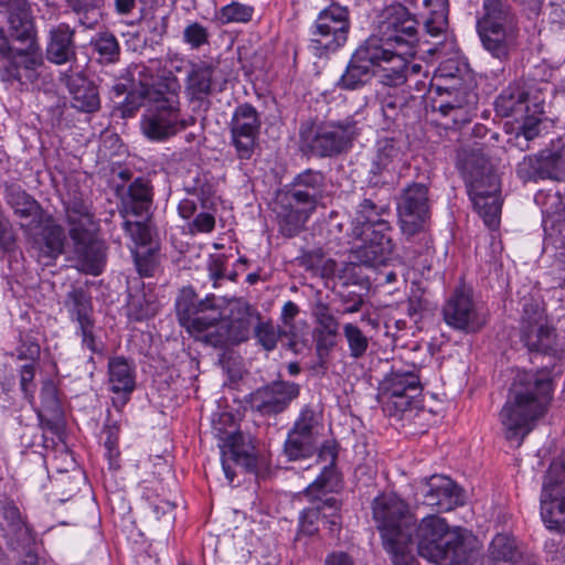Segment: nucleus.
I'll return each mask as SVG.
<instances>
[{
    "label": "nucleus",
    "instance_id": "nucleus-1",
    "mask_svg": "<svg viewBox=\"0 0 565 565\" xmlns=\"http://www.w3.org/2000/svg\"><path fill=\"white\" fill-rule=\"evenodd\" d=\"M223 305L224 300L214 295L198 299L189 287L181 290L175 309L181 326L214 348L246 341L254 322L259 320V312L248 302L233 299L227 302L228 318H223Z\"/></svg>",
    "mask_w": 565,
    "mask_h": 565
},
{
    "label": "nucleus",
    "instance_id": "nucleus-2",
    "mask_svg": "<svg viewBox=\"0 0 565 565\" xmlns=\"http://www.w3.org/2000/svg\"><path fill=\"white\" fill-rule=\"evenodd\" d=\"M554 386L543 372H518L499 413L504 436L520 446L548 412Z\"/></svg>",
    "mask_w": 565,
    "mask_h": 565
},
{
    "label": "nucleus",
    "instance_id": "nucleus-3",
    "mask_svg": "<svg viewBox=\"0 0 565 565\" xmlns=\"http://www.w3.org/2000/svg\"><path fill=\"white\" fill-rule=\"evenodd\" d=\"M412 544L405 565L418 555L436 565H470L475 559V539L459 527L450 529L445 519L430 514L419 523L414 520L407 531Z\"/></svg>",
    "mask_w": 565,
    "mask_h": 565
},
{
    "label": "nucleus",
    "instance_id": "nucleus-4",
    "mask_svg": "<svg viewBox=\"0 0 565 565\" xmlns=\"http://www.w3.org/2000/svg\"><path fill=\"white\" fill-rule=\"evenodd\" d=\"M180 89L178 78L169 74L142 90L143 98L150 102L140 121L148 139L163 141L194 122L192 117L185 119L181 116Z\"/></svg>",
    "mask_w": 565,
    "mask_h": 565
},
{
    "label": "nucleus",
    "instance_id": "nucleus-5",
    "mask_svg": "<svg viewBox=\"0 0 565 565\" xmlns=\"http://www.w3.org/2000/svg\"><path fill=\"white\" fill-rule=\"evenodd\" d=\"M373 520L394 565H405L412 540L407 531L414 521L408 505L395 493H382L372 503Z\"/></svg>",
    "mask_w": 565,
    "mask_h": 565
},
{
    "label": "nucleus",
    "instance_id": "nucleus-6",
    "mask_svg": "<svg viewBox=\"0 0 565 565\" xmlns=\"http://www.w3.org/2000/svg\"><path fill=\"white\" fill-rule=\"evenodd\" d=\"M360 135L352 117L316 124L307 120L299 127V148L308 157L332 158L348 152Z\"/></svg>",
    "mask_w": 565,
    "mask_h": 565
},
{
    "label": "nucleus",
    "instance_id": "nucleus-7",
    "mask_svg": "<svg viewBox=\"0 0 565 565\" xmlns=\"http://www.w3.org/2000/svg\"><path fill=\"white\" fill-rule=\"evenodd\" d=\"M483 10L484 15L478 22L482 45L494 58L507 61L518 46L516 15L503 0H484Z\"/></svg>",
    "mask_w": 565,
    "mask_h": 565
},
{
    "label": "nucleus",
    "instance_id": "nucleus-8",
    "mask_svg": "<svg viewBox=\"0 0 565 565\" xmlns=\"http://www.w3.org/2000/svg\"><path fill=\"white\" fill-rule=\"evenodd\" d=\"M469 171V195L484 225L494 231L501 220V183L492 166L483 158Z\"/></svg>",
    "mask_w": 565,
    "mask_h": 565
},
{
    "label": "nucleus",
    "instance_id": "nucleus-9",
    "mask_svg": "<svg viewBox=\"0 0 565 565\" xmlns=\"http://www.w3.org/2000/svg\"><path fill=\"white\" fill-rule=\"evenodd\" d=\"M542 211L544 231V250H556L554 264L559 287H565V206L561 192L539 191L534 196Z\"/></svg>",
    "mask_w": 565,
    "mask_h": 565
},
{
    "label": "nucleus",
    "instance_id": "nucleus-10",
    "mask_svg": "<svg viewBox=\"0 0 565 565\" xmlns=\"http://www.w3.org/2000/svg\"><path fill=\"white\" fill-rule=\"evenodd\" d=\"M350 30L348 8L333 2L318 13L310 26L308 49L317 57L335 53L348 42Z\"/></svg>",
    "mask_w": 565,
    "mask_h": 565
},
{
    "label": "nucleus",
    "instance_id": "nucleus-11",
    "mask_svg": "<svg viewBox=\"0 0 565 565\" xmlns=\"http://www.w3.org/2000/svg\"><path fill=\"white\" fill-rule=\"evenodd\" d=\"M451 66L444 64L438 67L435 79L445 82L437 84V92L440 94L443 90L447 93L448 97L441 100L438 105L434 106L435 111H438L443 117L450 118L454 126H461L469 122L476 114L477 94L472 92L467 85L461 82L456 72L451 71Z\"/></svg>",
    "mask_w": 565,
    "mask_h": 565
},
{
    "label": "nucleus",
    "instance_id": "nucleus-12",
    "mask_svg": "<svg viewBox=\"0 0 565 565\" xmlns=\"http://www.w3.org/2000/svg\"><path fill=\"white\" fill-rule=\"evenodd\" d=\"M521 309V339L530 351L551 353L554 351L555 332L545 315L539 292L524 295Z\"/></svg>",
    "mask_w": 565,
    "mask_h": 565
},
{
    "label": "nucleus",
    "instance_id": "nucleus-13",
    "mask_svg": "<svg viewBox=\"0 0 565 565\" xmlns=\"http://www.w3.org/2000/svg\"><path fill=\"white\" fill-rule=\"evenodd\" d=\"M540 507L545 527L565 534V463H551L544 477Z\"/></svg>",
    "mask_w": 565,
    "mask_h": 565
},
{
    "label": "nucleus",
    "instance_id": "nucleus-14",
    "mask_svg": "<svg viewBox=\"0 0 565 565\" xmlns=\"http://www.w3.org/2000/svg\"><path fill=\"white\" fill-rule=\"evenodd\" d=\"M369 39L380 40L385 46L412 50L418 42V22L406 7L393 4L383 10L377 33Z\"/></svg>",
    "mask_w": 565,
    "mask_h": 565
},
{
    "label": "nucleus",
    "instance_id": "nucleus-15",
    "mask_svg": "<svg viewBox=\"0 0 565 565\" xmlns=\"http://www.w3.org/2000/svg\"><path fill=\"white\" fill-rule=\"evenodd\" d=\"M445 323L465 333L479 332L488 321L486 310L475 301L472 291L466 286L457 287L443 306Z\"/></svg>",
    "mask_w": 565,
    "mask_h": 565
},
{
    "label": "nucleus",
    "instance_id": "nucleus-16",
    "mask_svg": "<svg viewBox=\"0 0 565 565\" xmlns=\"http://www.w3.org/2000/svg\"><path fill=\"white\" fill-rule=\"evenodd\" d=\"M44 66L41 45H25L13 47L3 60L0 61V78L2 82L21 86L36 83Z\"/></svg>",
    "mask_w": 565,
    "mask_h": 565
},
{
    "label": "nucleus",
    "instance_id": "nucleus-17",
    "mask_svg": "<svg viewBox=\"0 0 565 565\" xmlns=\"http://www.w3.org/2000/svg\"><path fill=\"white\" fill-rule=\"evenodd\" d=\"M405 161L403 143L394 137L376 140L367 163V182L374 186L394 182Z\"/></svg>",
    "mask_w": 565,
    "mask_h": 565
},
{
    "label": "nucleus",
    "instance_id": "nucleus-18",
    "mask_svg": "<svg viewBox=\"0 0 565 565\" xmlns=\"http://www.w3.org/2000/svg\"><path fill=\"white\" fill-rule=\"evenodd\" d=\"M262 118L258 110L250 104L238 105L231 117L228 128L231 145L241 161L250 160L258 147Z\"/></svg>",
    "mask_w": 565,
    "mask_h": 565
},
{
    "label": "nucleus",
    "instance_id": "nucleus-19",
    "mask_svg": "<svg viewBox=\"0 0 565 565\" xmlns=\"http://www.w3.org/2000/svg\"><path fill=\"white\" fill-rule=\"evenodd\" d=\"M419 376L413 371L392 370L381 382V398L390 415L407 411L420 393Z\"/></svg>",
    "mask_w": 565,
    "mask_h": 565
},
{
    "label": "nucleus",
    "instance_id": "nucleus-20",
    "mask_svg": "<svg viewBox=\"0 0 565 565\" xmlns=\"http://www.w3.org/2000/svg\"><path fill=\"white\" fill-rule=\"evenodd\" d=\"M401 227L407 237L424 231L429 218L428 188L423 183L406 186L398 202Z\"/></svg>",
    "mask_w": 565,
    "mask_h": 565
},
{
    "label": "nucleus",
    "instance_id": "nucleus-21",
    "mask_svg": "<svg viewBox=\"0 0 565 565\" xmlns=\"http://www.w3.org/2000/svg\"><path fill=\"white\" fill-rule=\"evenodd\" d=\"M299 395V386L290 382H273L249 394L247 403L252 411L263 416L284 412Z\"/></svg>",
    "mask_w": 565,
    "mask_h": 565
},
{
    "label": "nucleus",
    "instance_id": "nucleus-22",
    "mask_svg": "<svg viewBox=\"0 0 565 565\" xmlns=\"http://www.w3.org/2000/svg\"><path fill=\"white\" fill-rule=\"evenodd\" d=\"M221 461L230 483L236 477L233 466H239L248 472H255L257 457L250 438L241 431L230 434L221 446Z\"/></svg>",
    "mask_w": 565,
    "mask_h": 565
},
{
    "label": "nucleus",
    "instance_id": "nucleus-23",
    "mask_svg": "<svg viewBox=\"0 0 565 565\" xmlns=\"http://www.w3.org/2000/svg\"><path fill=\"white\" fill-rule=\"evenodd\" d=\"M377 52V58L374 62V76H376L383 87H398L407 81V60L405 54L412 50L397 51L398 47L385 46L380 40L370 39Z\"/></svg>",
    "mask_w": 565,
    "mask_h": 565
},
{
    "label": "nucleus",
    "instance_id": "nucleus-24",
    "mask_svg": "<svg viewBox=\"0 0 565 565\" xmlns=\"http://www.w3.org/2000/svg\"><path fill=\"white\" fill-rule=\"evenodd\" d=\"M9 38L24 45H40L32 9L28 0H7L4 3Z\"/></svg>",
    "mask_w": 565,
    "mask_h": 565
},
{
    "label": "nucleus",
    "instance_id": "nucleus-25",
    "mask_svg": "<svg viewBox=\"0 0 565 565\" xmlns=\"http://www.w3.org/2000/svg\"><path fill=\"white\" fill-rule=\"evenodd\" d=\"M376 47L366 39L353 53L348 66L338 81L341 89L354 90L365 85L374 76V62L377 58Z\"/></svg>",
    "mask_w": 565,
    "mask_h": 565
},
{
    "label": "nucleus",
    "instance_id": "nucleus-26",
    "mask_svg": "<svg viewBox=\"0 0 565 565\" xmlns=\"http://www.w3.org/2000/svg\"><path fill=\"white\" fill-rule=\"evenodd\" d=\"M326 175L313 169H306L298 173L289 188L284 192L290 200L316 211L327 193Z\"/></svg>",
    "mask_w": 565,
    "mask_h": 565
},
{
    "label": "nucleus",
    "instance_id": "nucleus-27",
    "mask_svg": "<svg viewBox=\"0 0 565 565\" xmlns=\"http://www.w3.org/2000/svg\"><path fill=\"white\" fill-rule=\"evenodd\" d=\"M360 243H355L352 249V258L367 267L386 265L393 254V244L388 233L372 234L370 236H354Z\"/></svg>",
    "mask_w": 565,
    "mask_h": 565
},
{
    "label": "nucleus",
    "instance_id": "nucleus-28",
    "mask_svg": "<svg viewBox=\"0 0 565 565\" xmlns=\"http://www.w3.org/2000/svg\"><path fill=\"white\" fill-rule=\"evenodd\" d=\"M390 214L386 204H375L371 199H364L358 206L352 221V236H370L379 233H390V222L385 215Z\"/></svg>",
    "mask_w": 565,
    "mask_h": 565
},
{
    "label": "nucleus",
    "instance_id": "nucleus-29",
    "mask_svg": "<svg viewBox=\"0 0 565 565\" xmlns=\"http://www.w3.org/2000/svg\"><path fill=\"white\" fill-rule=\"evenodd\" d=\"M109 390L117 396L113 398L114 406L122 408L136 388V369L132 362L124 356H115L108 361Z\"/></svg>",
    "mask_w": 565,
    "mask_h": 565
},
{
    "label": "nucleus",
    "instance_id": "nucleus-30",
    "mask_svg": "<svg viewBox=\"0 0 565 565\" xmlns=\"http://www.w3.org/2000/svg\"><path fill=\"white\" fill-rule=\"evenodd\" d=\"M65 215L73 243L97 237L98 223L89 203L83 199L70 200L65 205Z\"/></svg>",
    "mask_w": 565,
    "mask_h": 565
},
{
    "label": "nucleus",
    "instance_id": "nucleus-31",
    "mask_svg": "<svg viewBox=\"0 0 565 565\" xmlns=\"http://www.w3.org/2000/svg\"><path fill=\"white\" fill-rule=\"evenodd\" d=\"M518 173L527 179H561L565 175V151H543L539 158L524 157Z\"/></svg>",
    "mask_w": 565,
    "mask_h": 565
},
{
    "label": "nucleus",
    "instance_id": "nucleus-32",
    "mask_svg": "<svg viewBox=\"0 0 565 565\" xmlns=\"http://www.w3.org/2000/svg\"><path fill=\"white\" fill-rule=\"evenodd\" d=\"M462 503L461 490L450 478L433 476L428 479L423 504L437 508L438 511H450Z\"/></svg>",
    "mask_w": 565,
    "mask_h": 565
},
{
    "label": "nucleus",
    "instance_id": "nucleus-33",
    "mask_svg": "<svg viewBox=\"0 0 565 565\" xmlns=\"http://www.w3.org/2000/svg\"><path fill=\"white\" fill-rule=\"evenodd\" d=\"M274 211L279 232L287 237L297 235L315 212L312 209L290 200L285 193L278 195Z\"/></svg>",
    "mask_w": 565,
    "mask_h": 565
},
{
    "label": "nucleus",
    "instance_id": "nucleus-34",
    "mask_svg": "<svg viewBox=\"0 0 565 565\" xmlns=\"http://www.w3.org/2000/svg\"><path fill=\"white\" fill-rule=\"evenodd\" d=\"M75 30L67 23H58L49 30L45 49L46 58L56 65L72 62L76 57Z\"/></svg>",
    "mask_w": 565,
    "mask_h": 565
},
{
    "label": "nucleus",
    "instance_id": "nucleus-35",
    "mask_svg": "<svg viewBox=\"0 0 565 565\" xmlns=\"http://www.w3.org/2000/svg\"><path fill=\"white\" fill-rule=\"evenodd\" d=\"M152 188L150 182L143 178L135 179L120 195L118 206L122 218L128 215L142 216L147 214L152 203Z\"/></svg>",
    "mask_w": 565,
    "mask_h": 565
},
{
    "label": "nucleus",
    "instance_id": "nucleus-36",
    "mask_svg": "<svg viewBox=\"0 0 565 565\" xmlns=\"http://www.w3.org/2000/svg\"><path fill=\"white\" fill-rule=\"evenodd\" d=\"M495 111L502 117H513L516 121L526 118L530 110L529 93L521 82L507 86L494 102Z\"/></svg>",
    "mask_w": 565,
    "mask_h": 565
},
{
    "label": "nucleus",
    "instance_id": "nucleus-37",
    "mask_svg": "<svg viewBox=\"0 0 565 565\" xmlns=\"http://www.w3.org/2000/svg\"><path fill=\"white\" fill-rule=\"evenodd\" d=\"M6 201L13 210L14 215L20 220L21 227H31L41 222V205L20 186H7Z\"/></svg>",
    "mask_w": 565,
    "mask_h": 565
},
{
    "label": "nucleus",
    "instance_id": "nucleus-38",
    "mask_svg": "<svg viewBox=\"0 0 565 565\" xmlns=\"http://www.w3.org/2000/svg\"><path fill=\"white\" fill-rule=\"evenodd\" d=\"M65 234L62 226L46 224L33 241L38 260L43 266H51L63 254Z\"/></svg>",
    "mask_w": 565,
    "mask_h": 565
},
{
    "label": "nucleus",
    "instance_id": "nucleus-39",
    "mask_svg": "<svg viewBox=\"0 0 565 565\" xmlns=\"http://www.w3.org/2000/svg\"><path fill=\"white\" fill-rule=\"evenodd\" d=\"M73 245L78 268L85 274L99 275L106 263L104 244L96 237Z\"/></svg>",
    "mask_w": 565,
    "mask_h": 565
},
{
    "label": "nucleus",
    "instance_id": "nucleus-40",
    "mask_svg": "<svg viewBox=\"0 0 565 565\" xmlns=\"http://www.w3.org/2000/svg\"><path fill=\"white\" fill-rule=\"evenodd\" d=\"M65 84L73 97L74 108L84 113H94L99 109L100 100L97 88L81 73L66 75Z\"/></svg>",
    "mask_w": 565,
    "mask_h": 565
},
{
    "label": "nucleus",
    "instance_id": "nucleus-41",
    "mask_svg": "<svg viewBox=\"0 0 565 565\" xmlns=\"http://www.w3.org/2000/svg\"><path fill=\"white\" fill-rule=\"evenodd\" d=\"M327 489H316L311 494H308L306 489L305 495L310 498L315 507L319 509L321 523L328 527L331 534H335L342 526L340 502L331 495L322 498L320 493L324 495Z\"/></svg>",
    "mask_w": 565,
    "mask_h": 565
},
{
    "label": "nucleus",
    "instance_id": "nucleus-42",
    "mask_svg": "<svg viewBox=\"0 0 565 565\" xmlns=\"http://www.w3.org/2000/svg\"><path fill=\"white\" fill-rule=\"evenodd\" d=\"M64 306L72 321L76 324L95 321L92 299L83 288H72L65 297Z\"/></svg>",
    "mask_w": 565,
    "mask_h": 565
},
{
    "label": "nucleus",
    "instance_id": "nucleus-43",
    "mask_svg": "<svg viewBox=\"0 0 565 565\" xmlns=\"http://www.w3.org/2000/svg\"><path fill=\"white\" fill-rule=\"evenodd\" d=\"M159 309L156 296L145 289L137 290L129 295L127 302V315L135 321H142L153 317Z\"/></svg>",
    "mask_w": 565,
    "mask_h": 565
},
{
    "label": "nucleus",
    "instance_id": "nucleus-44",
    "mask_svg": "<svg viewBox=\"0 0 565 565\" xmlns=\"http://www.w3.org/2000/svg\"><path fill=\"white\" fill-rule=\"evenodd\" d=\"M284 449L290 460L310 457L317 449V437L291 428Z\"/></svg>",
    "mask_w": 565,
    "mask_h": 565
},
{
    "label": "nucleus",
    "instance_id": "nucleus-45",
    "mask_svg": "<svg viewBox=\"0 0 565 565\" xmlns=\"http://www.w3.org/2000/svg\"><path fill=\"white\" fill-rule=\"evenodd\" d=\"M338 456L337 446L333 443H324L320 450L319 457L329 459V466L324 467L322 472L307 487V493L311 494L316 489L331 488V483L337 479L334 462Z\"/></svg>",
    "mask_w": 565,
    "mask_h": 565
},
{
    "label": "nucleus",
    "instance_id": "nucleus-46",
    "mask_svg": "<svg viewBox=\"0 0 565 565\" xmlns=\"http://www.w3.org/2000/svg\"><path fill=\"white\" fill-rule=\"evenodd\" d=\"M213 72L211 67H194L188 75L186 90L192 99L202 100L211 93Z\"/></svg>",
    "mask_w": 565,
    "mask_h": 565
},
{
    "label": "nucleus",
    "instance_id": "nucleus-47",
    "mask_svg": "<svg viewBox=\"0 0 565 565\" xmlns=\"http://www.w3.org/2000/svg\"><path fill=\"white\" fill-rule=\"evenodd\" d=\"M66 2L78 17L82 25L92 29L98 23L104 0H66Z\"/></svg>",
    "mask_w": 565,
    "mask_h": 565
},
{
    "label": "nucleus",
    "instance_id": "nucleus-48",
    "mask_svg": "<svg viewBox=\"0 0 565 565\" xmlns=\"http://www.w3.org/2000/svg\"><path fill=\"white\" fill-rule=\"evenodd\" d=\"M489 556L493 562H514L518 556L515 540L508 534H497L490 543Z\"/></svg>",
    "mask_w": 565,
    "mask_h": 565
},
{
    "label": "nucleus",
    "instance_id": "nucleus-49",
    "mask_svg": "<svg viewBox=\"0 0 565 565\" xmlns=\"http://www.w3.org/2000/svg\"><path fill=\"white\" fill-rule=\"evenodd\" d=\"M342 330L350 356L355 360L363 358L369 349V338L356 324L351 322L344 323Z\"/></svg>",
    "mask_w": 565,
    "mask_h": 565
},
{
    "label": "nucleus",
    "instance_id": "nucleus-50",
    "mask_svg": "<svg viewBox=\"0 0 565 565\" xmlns=\"http://www.w3.org/2000/svg\"><path fill=\"white\" fill-rule=\"evenodd\" d=\"M254 9L249 6L232 2L222 7L216 12V19L221 24L247 23L252 20Z\"/></svg>",
    "mask_w": 565,
    "mask_h": 565
},
{
    "label": "nucleus",
    "instance_id": "nucleus-51",
    "mask_svg": "<svg viewBox=\"0 0 565 565\" xmlns=\"http://www.w3.org/2000/svg\"><path fill=\"white\" fill-rule=\"evenodd\" d=\"M3 520L7 525V531L12 534L18 541H25L31 535V530L22 520L20 510L15 505H6L3 508Z\"/></svg>",
    "mask_w": 565,
    "mask_h": 565
},
{
    "label": "nucleus",
    "instance_id": "nucleus-52",
    "mask_svg": "<svg viewBox=\"0 0 565 565\" xmlns=\"http://www.w3.org/2000/svg\"><path fill=\"white\" fill-rule=\"evenodd\" d=\"M93 49L99 55V61L103 63H114L118 60L120 49L117 39L109 33L98 35L92 42Z\"/></svg>",
    "mask_w": 565,
    "mask_h": 565
},
{
    "label": "nucleus",
    "instance_id": "nucleus-53",
    "mask_svg": "<svg viewBox=\"0 0 565 565\" xmlns=\"http://www.w3.org/2000/svg\"><path fill=\"white\" fill-rule=\"evenodd\" d=\"M311 315L316 323V329L339 332L340 322L332 313L328 303L318 299L311 307Z\"/></svg>",
    "mask_w": 565,
    "mask_h": 565
},
{
    "label": "nucleus",
    "instance_id": "nucleus-54",
    "mask_svg": "<svg viewBox=\"0 0 565 565\" xmlns=\"http://www.w3.org/2000/svg\"><path fill=\"white\" fill-rule=\"evenodd\" d=\"M254 334L257 342L266 350L271 351L276 348L278 339L280 338L279 329L270 321H256L254 326Z\"/></svg>",
    "mask_w": 565,
    "mask_h": 565
},
{
    "label": "nucleus",
    "instance_id": "nucleus-55",
    "mask_svg": "<svg viewBox=\"0 0 565 565\" xmlns=\"http://www.w3.org/2000/svg\"><path fill=\"white\" fill-rule=\"evenodd\" d=\"M321 414L316 412L311 406L306 405L301 408L298 418L292 428L305 435H313L317 437V429L320 425Z\"/></svg>",
    "mask_w": 565,
    "mask_h": 565
},
{
    "label": "nucleus",
    "instance_id": "nucleus-56",
    "mask_svg": "<svg viewBox=\"0 0 565 565\" xmlns=\"http://www.w3.org/2000/svg\"><path fill=\"white\" fill-rule=\"evenodd\" d=\"M377 96L380 97L383 118L388 124L395 121L405 106V97L402 95H390L383 92H380Z\"/></svg>",
    "mask_w": 565,
    "mask_h": 565
},
{
    "label": "nucleus",
    "instance_id": "nucleus-57",
    "mask_svg": "<svg viewBox=\"0 0 565 565\" xmlns=\"http://www.w3.org/2000/svg\"><path fill=\"white\" fill-rule=\"evenodd\" d=\"M41 409L50 416L55 417L61 413L60 401L57 397V388L52 381H45L42 384L41 392Z\"/></svg>",
    "mask_w": 565,
    "mask_h": 565
},
{
    "label": "nucleus",
    "instance_id": "nucleus-58",
    "mask_svg": "<svg viewBox=\"0 0 565 565\" xmlns=\"http://www.w3.org/2000/svg\"><path fill=\"white\" fill-rule=\"evenodd\" d=\"M76 334L82 339V348L89 350L92 353H103L104 345L95 335V321L76 326Z\"/></svg>",
    "mask_w": 565,
    "mask_h": 565
},
{
    "label": "nucleus",
    "instance_id": "nucleus-59",
    "mask_svg": "<svg viewBox=\"0 0 565 565\" xmlns=\"http://www.w3.org/2000/svg\"><path fill=\"white\" fill-rule=\"evenodd\" d=\"M425 29L431 36H438L446 31L448 25L446 8L438 2V9H434L429 17L425 20Z\"/></svg>",
    "mask_w": 565,
    "mask_h": 565
},
{
    "label": "nucleus",
    "instance_id": "nucleus-60",
    "mask_svg": "<svg viewBox=\"0 0 565 565\" xmlns=\"http://www.w3.org/2000/svg\"><path fill=\"white\" fill-rule=\"evenodd\" d=\"M41 348L39 341L31 333L20 335V344L17 348V355L19 360H30L31 363L40 358Z\"/></svg>",
    "mask_w": 565,
    "mask_h": 565
},
{
    "label": "nucleus",
    "instance_id": "nucleus-61",
    "mask_svg": "<svg viewBox=\"0 0 565 565\" xmlns=\"http://www.w3.org/2000/svg\"><path fill=\"white\" fill-rule=\"evenodd\" d=\"M209 31L199 22L188 24L183 31V41L192 49H199L209 43Z\"/></svg>",
    "mask_w": 565,
    "mask_h": 565
},
{
    "label": "nucleus",
    "instance_id": "nucleus-62",
    "mask_svg": "<svg viewBox=\"0 0 565 565\" xmlns=\"http://www.w3.org/2000/svg\"><path fill=\"white\" fill-rule=\"evenodd\" d=\"M339 332L322 329H313L312 337L316 344V350L320 356L328 355L331 350L337 345V338Z\"/></svg>",
    "mask_w": 565,
    "mask_h": 565
},
{
    "label": "nucleus",
    "instance_id": "nucleus-63",
    "mask_svg": "<svg viewBox=\"0 0 565 565\" xmlns=\"http://www.w3.org/2000/svg\"><path fill=\"white\" fill-rule=\"evenodd\" d=\"M321 522L320 511L312 503L311 507L306 508L299 516L300 532L307 535H313L319 531V523Z\"/></svg>",
    "mask_w": 565,
    "mask_h": 565
},
{
    "label": "nucleus",
    "instance_id": "nucleus-64",
    "mask_svg": "<svg viewBox=\"0 0 565 565\" xmlns=\"http://www.w3.org/2000/svg\"><path fill=\"white\" fill-rule=\"evenodd\" d=\"M124 230L136 245L146 246L151 241L149 226L143 222H124Z\"/></svg>",
    "mask_w": 565,
    "mask_h": 565
}]
</instances>
